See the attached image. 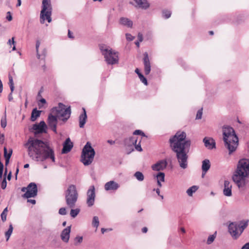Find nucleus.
<instances>
[{
  "label": "nucleus",
  "instance_id": "29",
  "mask_svg": "<svg viewBox=\"0 0 249 249\" xmlns=\"http://www.w3.org/2000/svg\"><path fill=\"white\" fill-rule=\"evenodd\" d=\"M41 111L37 110L36 108L33 109L31 117V120L32 122L35 121L40 116Z\"/></svg>",
  "mask_w": 249,
  "mask_h": 249
},
{
  "label": "nucleus",
  "instance_id": "48",
  "mask_svg": "<svg viewBox=\"0 0 249 249\" xmlns=\"http://www.w3.org/2000/svg\"><path fill=\"white\" fill-rule=\"evenodd\" d=\"M7 186V182L6 180V178H4L3 179L1 184V187L2 189H5Z\"/></svg>",
  "mask_w": 249,
  "mask_h": 249
},
{
  "label": "nucleus",
  "instance_id": "42",
  "mask_svg": "<svg viewBox=\"0 0 249 249\" xmlns=\"http://www.w3.org/2000/svg\"><path fill=\"white\" fill-rule=\"evenodd\" d=\"M40 45V43L39 41L37 40L36 42V55H37V57L38 59H40L41 58V55L38 53V50H39V47Z\"/></svg>",
  "mask_w": 249,
  "mask_h": 249
},
{
  "label": "nucleus",
  "instance_id": "25",
  "mask_svg": "<svg viewBox=\"0 0 249 249\" xmlns=\"http://www.w3.org/2000/svg\"><path fill=\"white\" fill-rule=\"evenodd\" d=\"M119 23L121 25L128 28H131L133 26V21L127 18H121L119 20Z\"/></svg>",
  "mask_w": 249,
  "mask_h": 249
},
{
  "label": "nucleus",
  "instance_id": "56",
  "mask_svg": "<svg viewBox=\"0 0 249 249\" xmlns=\"http://www.w3.org/2000/svg\"><path fill=\"white\" fill-rule=\"evenodd\" d=\"M138 38L139 41L142 42L143 40L142 35L141 33H139L138 35Z\"/></svg>",
  "mask_w": 249,
  "mask_h": 249
},
{
  "label": "nucleus",
  "instance_id": "36",
  "mask_svg": "<svg viewBox=\"0 0 249 249\" xmlns=\"http://www.w3.org/2000/svg\"><path fill=\"white\" fill-rule=\"evenodd\" d=\"M216 232H215L213 234L210 235L207 240V244L208 245L211 244L214 240L216 238Z\"/></svg>",
  "mask_w": 249,
  "mask_h": 249
},
{
  "label": "nucleus",
  "instance_id": "51",
  "mask_svg": "<svg viewBox=\"0 0 249 249\" xmlns=\"http://www.w3.org/2000/svg\"><path fill=\"white\" fill-rule=\"evenodd\" d=\"M133 134L136 135H142V136H145L144 135V133L141 130H135L134 132H133Z\"/></svg>",
  "mask_w": 249,
  "mask_h": 249
},
{
  "label": "nucleus",
  "instance_id": "5",
  "mask_svg": "<svg viewBox=\"0 0 249 249\" xmlns=\"http://www.w3.org/2000/svg\"><path fill=\"white\" fill-rule=\"evenodd\" d=\"M186 134L184 131H178L176 134L169 139L171 147L174 146L190 147V140H185Z\"/></svg>",
  "mask_w": 249,
  "mask_h": 249
},
{
  "label": "nucleus",
  "instance_id": "46",
  "mask_svg": "<svg viewBox=\"0 0 249 249\" xmlns=\"http://www.w3.org/2000/svg\"><path fill=\"white\" fill-rule=\"evenodd\" d=\"M59 213L61 215H66L67 213L66 209L64 207L61 208L59 210Z\"/></svg>",
  "mask_w": 249,
  "mask_h": 249
},
{
  "label": "nucleus",
  "instance_id": "39",
  "mask_svg": "<svg viewBox=\"0 0 249 249\" xmlns=\"http://www.w3.org/2000/svg\"><path fill=\"white\" fill-rule=\"evenodd\" d=\"M8 212V208L6 207L0 214L1 220L4 222L6 220L7 213Z\"/></svg>",
  "mask_w": 249,
  "mask_h": 249
},
{
  "label": "nucleus",
  "instance_id": "31",
  "mask_svg": "<svg viewBox=\"0 0 249 249\" xmlns=\"http://www.w3.org/2000/svg\"><path fill=\"white\" fill-rule=\"evenodd\" d=\"M198 189V187L196 185L192 186V187L188 188L186 191L187 195L192 196L194 193H195Z\"/></svg>",
  "mask_w": 249,
  "mask_h": 249
},
{
  "label": "nucleus",
  "instance_id": "8",
  "mask_svg": "<svg viewBox=\"0 0 249 249\" xmlns=\"http://www.w3.org/2000/svg\"><path fill=\"white\" fill-rule=\"evenodd\" d=\"M65 195L66 203L68 207H74L78 197L76 186L74 185H70L65 191Z\"/></svg>",
  "mask_w": 249,
  "mask_h": 249
},
{
  "label": "nucleus",
  "instance_id": "32",
  "mask_svg": "<svg viewBox=\"0 0 249 249\" xmlns=\"http://www.w3.org/2000/svg\"><path fill=\"white\" fill-rule=\"evenodd\" d=\"M13 231V227L12 224H10L8 230L5 232V236L6 241H8Z\"/></svg>",
  "mask_w": 249,
  "mask_h": 249
},
{
  "label": "nucleus",
  "instance_id": "54",
  "mask_svg": "<svg viewBox=\"0 0 249 249\" xmlns=\"http://www.w3.org/2000/svg\"><path fill=\"white\" fill-rule=\"evenodd\" d=\"M7 16L6 17V19L8 20V21H11L12 19V17L11 15V13L10 12H8L7 13Z\"/></svg>",
  "mask_w": 249,
  "mask_h": 249
},
{
  "label": "nucleus",
  "instance_id": "38",
  "mask_svg": "<svg viewBox=\"0 0 249 249\" xmlns=\"http://www.w3.org/2000/svg\"><path fill=\"white\" fill-rule=\"evenodd\" d=\"M8 79H9V87L10 88V90L12 91V92H13L14 90V84L13 77L11 75H9L8 76Z\"/></svg>",
  "mask_w": 249,
  "mask_h": 249
},
{
  "label": "nucleus",
  "instance_id": "22",
  "mask_svg": "<svg viewBox=\"0 0 249 249\" xmlns=\"http://www.w3.org/2000/svg\"><path fill=\"white\" fill-rule=\"evenodd\" d=\"M73 147V144L69 138H67L63 144L62 153L66 154L69 152Z\"/></svg>",
  "mask_w": 249,
  "mask_h": 249
},
{
  "label": "nucleus",
  "instance_id": "33",
  "mask_svg": "<svg viewBox=\"0 0 249 249\" xmlns=\"http://www.w3.org/2000/svg\"><path fill=\"white\" fill-rule=\"evenodd\" d=\"M134 177L139 181H142L144 177L143 174L140 171H137L134 174Z\"/></svg>",
  "mask_w": 249,
  "mask_h": 249
},
{
  "label": "nucleus",
  "instance_id": "55",
  "mask_svg": "<svg viewBox=\"0 0 249 249\" xmlns=\"http://www.w3.org/2000/svg\"><path fill=\"white\" fill-rule=\"evenodd\" d=\"M15 43V42L14 41V37H12L11 39H10L9 40H8V44L9 45H11L12 44H13L14 45Z\"/></svg>",
  "mask_w": 249,
  "mask_h": 249
},
{
  "label": "nucleus",
  "instance_id": "7",
  "mask_svg": "<svg viewBox=\"0 0 249 249\" xmlns=\"http://www.w3.org/2000/svg\"><path fill=\"white\" fill-rule=\"evenodd\" d=\"M95 154V151L90 143L87 142L82 150L81 161L85 166L90 165L93 160Z\"/></svg>",
  "mask_w": 249,
  "mask_h": 249
},
{
  "label": "nucleus",
  "instance_id": "53",
  "mask_svg": "<svg viewBox=\"0 0 249 249\" xmlns=\"http://www.w3.org/2000/svg\"><path fill=\"white\" fill-rule=\"evenodd\" d=\"M4 141V135L3 134L0 133V143H3Z\"/></svg>",
  "mask_w": 249,
  "mask_h": 249
},
{
  "label": "nucleus",
  "instance_id": "52",
  "mask_svg": "<svg viewBox=\"0 0 249 249\" xmlns=\"http://www.w3.org/2000/svg\"><path fill=\"white\" fill-rule=\"evenodd\" d=\"M46 54H47V50L46 49H44L42 52V54H40L41 55V58L39 59H44L46 55Z\"/></svg>",
  "mask_w": 249,
  "mask_h": 249
},
{
  "label": "nucleus",
  "instance_id": "13",
  "mask_svg": "<svg viewBox=\"0 0 249 249\" xmlns=\"http://www.w3.org/2000/svg\"><path fill=\"white\" fill-rule=\"evenodd\" d=\"M228 231L232 238L234 240L237 239L241 235V233H239L238 229V224L236 222H231L229 224Z\"/></svg>",
  "mask_w": 249,
  "mask_h": 249
},
{
  "label": "nucleus",
  "instance_id": "10",
  "mask_svg": "<svg viewBox=\"0 0 249 249\" xmlns=\"http://www.w3.org/2000/svg\"><path fill=\"white\" fill-rule=\"evenodd\" d=\"M53 111L55 112L56 116L63 122H66L70 117L71 109L70 107H66L62 103H59L58 107H53Z\"/></svg>",
  "mask_w": 249,
  "mask_h": 249
},
{
  "label": "nucleus",
  "instance_id": "45",
  "mask_svg": "<svg viewBox=\"0 0 249 249\" xmlns=\"http://www.w3.org/2000/svg\"><path fill=\"white\" fill-rule=\"evenodd\" d=\"M202 115V108L199 109L196 113V119H200Z\"/></svg>",
  "mask_w": 249,
  "mask_h": 249
},
{
  "label": "nucleus",
  "instance_id": "12",
  "mask_svg": "<svg viewBox=\"0 0 249 249\" xmlns=\"http://www.w3.org/2000/svg\"><path fill=\"white\" fill-rule=\"evenodd\" d=\"M37 194V188L36 184L34 182H31L28 185V190L22 195V197L26 198L34 197Z\"/></svg>",
  "mask_w": 249,
  "mask_h": 249
},
{
  "label": "nucleus",
  "instance_id": "60",
  "mask_svg": "<svg viewBox=\"0 0 249 249\" xmlns=\"http://www.w3.org/2000/svg\"><path fill=\"white\" fill-rule=\"evenodd\" d=\"M107 143L111 145H113L115 143V142L114 141L111 140H108L107 141Z\"/></svg>",
  "mask_w": 249,
  "mask_h": 249
},
{
  "label": "nucleus",
  "instance_id": "15",
  "mask_svg": "<svg viewBox=\"0 0 249 249\" xmlns=\"http://www.w3.org/2000/svg\"><path fill=\"white\" fill-rule=\"evenodd\" d=\"M57 117L50 114L48 118V124L51 129L55 133H57L56 126L57 124Z\"/></svg>",
  "mask_w": 249,
  "mask_h": 249
},
{
  "label": "nucleus",
  "instance_id": "27",
  "mask_svg": "<svg viewBox=\"0 0 249 249\" xmlns=\"http://www.w3.org/2000/svg\"><path fill=\"white\" fill-rule=\"evenodd\" d=\"M12 149L10 148L9 149V151L8 152L7 148L6 147H4V157L5 159V165H7L9 162V160L11 157L12 154Z\"/></svg>",
  "mask_w": 249,
  "mask_h": 249
},
{
  "label": "nucleus",
  "instance_id": "28",
  "mask_svg": "<svg viewBox=\"0 0 249 249\" xmlns=\"http://www.w3.org/2000/svg\"><path fill=\"white\" fill-rule=\"evenodd\" d=\"M211 167L210 161L208 159L203 160L202 162V171L208 172Z\"/></svg>",
  "mask_w": 249,
  "mask_h": 249
},
{
  "label": "nucleus",
  "instance_id": "21",
  "mask_svg": "<svg viewBox=\"0 0 249 249\" xmlns=\"http://www.w3.org/2000/svg\"><path fill=\"white\" fill-rule=\"evenodd\" d=\"M203 142L205 146L209 149L215 148V142L212 138L206 137L203 139Z\"/></svg>",
  "mask_w": 249,
  "mask_h": 249
},
{
  "label": "nucleus",
  "instance_id": "47",
  "mask_svg": "<svg viewBox=\"0 0 249 249\" xmlns=\"http://www.w3.org/2000/svg\"><path fill=\"white\" fill-rule=\"evenodd\" d=\"M134 146H135L136 150H137L138 151H142V150L140 145V141L139 142L138 144L136 143V144H134Z\"/></svg>",
  "mask_w": 249,
  "mask_h": 249
},
{
  "label": "nucleus",
  "instance_id": "30",
  "mask_svg": "<svg viewBox=\"0 0 249 249\" xmlns=\"http://www.w3.org/2000/svg\"><path fill=\"white\" fill-rule=\"evenodd\" d=\"M248 220L246 221H241L239 225H238V229L239 231V233H241V234L243 232L244 230L247 228L248 225Z\"/></svg>",
  "mask_w": 249,
  "mask_h": 249
},
{
  "label": "nucleus",
  "instance_id": "43",
  "mask_svg": "<svg viewBox=\"0 0 249 249\" xmlns=\"http://www.w3.org/2000/svg\"><path fill=\"white\" fill-rule=\"evenodd\" d=\"M139 77L142 83L145 85H147V79L142 73H139Z\"/></svg>",
  "mask_w": 249,
  "mask_h": 249
},
{
  "label": "nucleus",
  "instance_id": "24",
  "mask_svg": "<svg viewBox=\"0 0 249 249\" xmlns=\"http://www.w3.org/2000/svg\"><path fill=\"white\" fill-rule=\"evenodd\" d=\"M83 112L80 115L79 120V127L80 128H83L85 124H86V120L87 119V116L86 110L84 108H82Z\"/></svg>",
  "mask_w": 249,
  "mask_h": 249
},
{
  "label": "nucleus",
  "instance_id": "58",
  "mask_svg": "<svg viewBox=\"0 0 249 249\" xmlns=\"http://www.w3.org/2000/svg\"><path fill=\"white\" fill-rule=\"evenodd\" d=\"M101 232L103 234H104L106 231H111V229H105V228H102L101 230Z\"/></svg>",
  "mask_w": 249,
  "mask_h": 249
},
{
  "label": "nucleus",
  "instance_id": "61",
  "mask_svg": "<svg viewBox=\"0 0 249 249\" xmlns=\"http://www.w3.org/2000/svg\"><path fill=\"white\" fill-rule=\"evenodd\" d=\"M72 33L70 30H69L68 36L69 38H73V36H72Z\"/></svg>",
  "mask_w": 249,
  "mask_h": 249
},
{
  "label": "nucleus",
  "instance_id": "34",
  "mask_svg": "<svg viewBox=\"0 0 249 249\" xmlns=\"http://www.w3.org/2000/svg\"><path fill=\"white\" fill-rule=\"evenodd\" d=\"M92 225L93 227L96 228V229L98 228L99 225V220L98 216H93L92 221Z\"/></svg>",
  "mask_w": 249,
  "mask_h": 249
},
{
  "label": "nucleus",
  "instance_id": "50",
  "mask_svg": "<svg viewBox=\"0 0 249 249\" xmlns=\"http://www.w3.org/2000/svg\"><path fill=\"white\" fill-rule=\"evenodd\" d=\"M40 103H41L42 104H45L46 103V100L44 98H41L39 100V103H38V106L39 108H40L42 107V106H41L40 105Z\"/></svg>",
  "mask_w": 249,
  "mask_h": 249
},
{
  "label": "nucleus",
  "instance_id": "3",
  "mask_svg": "<svg viewBox=\"0 0 249 249\" xmlns=\"http://www.w3.org/2000/svg\"><path fill=\"white\" fill-rule=\"evenodd\" d=\"M223 141L225 147L229 150L231 155L234 152L238 145V138L235 134L234 129L228 125L223 126Z\"/></svg>",
  "mask_w": 249,
  "mask_h": 249
},
{
  "label": "nucleus",
  "instance_id": "11",
  "mask_svg": "<svg viewBox=\"0 0 249 249\" xmlns=\"http://www.w3.org/2000/svg\"><path fill=\"white\" fill-rule=\"evenodd\" d=\"M96 197L95 188L94 185L89 186L87 192L86 203L88 207H92L95 202Z\"/></svg>",
  "mask_w": 249,
  "mask_h": 249
},
{
  "label": "nucleus",
  "instance_id": "62",
  "mask_svg": "<svg viewBox=\"0 0 249 249\" xmlns=\"http://www.w3.org/2000/svg\"><path fill=\"white\" fill-rule=\"evenodd\" d=\"M27 201L33 204H35L36 202L35 199H28Z\"/></svg>",
  "mask_w": 249,
  "mask_h": 249
},
{
  "label": "nucleus",
  "instance_id": "14",
  "mask_svg": "<svg viewBox=\"0 0 249 249\" xmlns=\"http://www.w3.org/2000/svg\"><path fill=\"white\" fill-rule=\"evenodd\" d=\"M46 128L47 125L43 121L38 124H34L32 127V129L35 131V134L45 133Z\"/></svg>",
  "mask_w": 249,
  "mask_h": 249
},
{
  "label": "nucleus",
  "instance_id": "17",
  "mask_svg": "<svg viewBox=\"0 0 249 249\" xmlns=\"http://www.w3.org/2000/svg\"><path fill=\"white\" fill-rule=\"evenodd\" d=\"M143 55L144 57L143 60L144 64V73L145 74L148 75L150 73L151 71V64L147 53H144Z\"/></svg>",
  "mask_w": 249,
  "mask_h": 249
},
{
  "label": "nucleus",
  "instance_id": "35",
  "mask_svg": "<svg viewBox=\"0 0 249 249\" xmlns=\"http://www.w3.org/2000/svg\"><path fill=\"white\" fill-rule=\"evenodd\" d=\"M80 211V210L79 208L71 209L70 212V215L72 217L74 218L79 214Z\"/></svg>",
  "mask_w": 249,
  "mask_h": 249
},
{
  "label": "nucleus",
  "instance_id": "59",
  "mask_svg": "<svg viewBox=\"0 0 249 249\" xmlns=\"http://www.w3.org/2000/svg\"><path fill=\"white\" fill-rule=\"evenodd\" d=\"M12 91H11V92L9 93V94L8 95V100L9 101H12L13 100V96H12Z\"/></svg>",
  "mask_w": 249,
  "mask_h": 249
},
{
  "label": "nucleus",
  "instance_id": "44",
  "mask_svg": "<svg viewBox=\"0 0 249 249\" xmlns=\"http://www.w3.org/2000/svg\"><path fill=\"white\" fill-rule=\"evenodd\" d=\"M74 241L75 242V245H77V244H80L83 241V237L82 236H76L74 239Z\"/></svg>",
  "mask_w": 249,
  "mask_h": 249
},
{
  "label": "nucleus",
  "instance_id": "23",
  "mask_svg": "<svg viewBox=\"0 0 249 249\" xmlns=\"http://www.w3.org/2000/svg\"><path fill=\"white\" fill-rule=\"evenodd\" d=\"M71 228V226H68L64 229L61 232V238L64 242L67 243L69 240Z\"/></svg>",
  "mask_w": 249,
  "mask_h": 249
},
{
  "label": "nucleus",
  "instance_id": "19",
  "mask_svg": "<svg viewBox=\"0 0 249 249\" xmlns=\"http://www.w3.org/2000/svg\"><path fill=\"white\" fill-rule=\"evenodd\" d=\"M137 137L136 136L130 137L126 138L124 140V144L125 147H130L132 150H133L132 147L134 146L136 143H137Z\"/></svg>",
  "mask_w": 249,
  "mask_h": 249
},
{
  "label": "nucleus",
  "instance_id": "16",
  "mask_svg": "<svg viewBox=\"0 0 249 249\" xmlns=\"http://www.w3.org/2000/svg\"><path fill=\"white\" fill-rule=\"evenodd\" d=\"M120 187V184L113 180L107 182L104 185L105 189L107 191L115 192Z\"/></svg>",
  "mask_w": 249,
  "mask_h": 249
},
{
  "label": "nucleus",
  "instance_id": "49",
  "mask_svg": "<svg viewBox=\"0 0 249 249\" xmlns=\"http://www.w3.org/2000/svg\"><path fill=\"white\" fill-rule=\"evenodd\" d=\"M125 36L126 39L128 41H132L134 39V37L130 34H126Z\"/></svg>",
  "mask_w": 249,
  "mask_h": 249
},
{
  "label": "nucleus",
  "instance_id": "57",
  "mask_svg": "<svg viewBox=\"0 0 249 249\" xmlns=\"http://www.w3.org/2000/svg\"><path fill=\"white\" fill-rule=\"evenodd\" d=\"M241 249H249V242L246 243L241 248Z\"/></svg>",
  "mask_w": 249,
  "mask_h": 249
},
{
  "label": "nucleus",
  "instance_id": "64",
  "mask_svg": "<svg viewBox=\"0 0 249 249\" xmlns=\"http://www.w3.org/2000/svg\"><path fill=\"white\" fill-rule=\"evenodd\" d=\"M28 190V186L27 187H22L21 189V191L23 192H26Z\"/></svg>",
  "mask_w": 249,
  "mask_h": 249
},
{
  "label": "nucleus",
  "instance_id": "20",
  "mask_svg": "<svg viewBox=\"0 0 249 249\" xmlns=\"http://www.w3.org/2000/svg\"><path fill=\"white\" fill-rule=\"evenodd\" d=\"M223 189V194L226 196H231L232 195V185L231 182L227 180L224 181Z\"/></svg>",
  "mask_w": 249,
  "mask_h": 249
},
{
  "label": "nucleus",
  "instance_id": "9",
  "mask_svg": "<svg viewBox=\"0 0 249 249\" xmlns=\"http://www.w3.org/2000/svg\"><path fill=\"white\" fill-rule=\"evenodd\" d=\"M41 10L40 15V22L41 24L47 20L49 23L52 21V7L50 0H42Z\"/></svg>",
  "mask_w": 249,
  "mask_h": 249
},
{
  "label": "nucleus",
  "instance_id": "6",
  "mask_svg": "<svg viewBox=\"0 0 249 249\" xmlns=\"http://www.w3.org/2000/svg\"><path fill=\"white\" fill-rule=\"evenodd\" d=\"M173 151L176 154V157L180 167L182 169H186L188 166L187 153L190 147H171Z\"/></svg>",
  "mask_w": 249,
  "mask_h": 249
},
{
  "label": "nucleus",
  "instance_id": "18",
  "mask_svg": "<svg viewBox=\"0 0 249 249\" xmlns=\"http://www.w3.org/2000/svg\"><path fill=\"white\" fill-rule=\"evenodd\" d=\"M167 165V162L165 160H160L152 165L153 170L159 171L164 170Z\"/></svg>",
  "mask_w": 249,
  "mask_h": 249
},
{
  "label": "nucleus",
  "instance_id": "4",
  "mask_svg": "<svg viewBox=\"0 0 249 249\" xmlns=\"http://www.w3.org/2000/svg\"><path fill=\"white\" fill-rule=\"evenodd\" d=\"M99 48L105 61L108 65H113L118 64L119 58L118 52L104 44L100 45Z\"/></svg>",
  "mask_w": 249,
  "mask_h": 249
},
{
  "label": "nucleus",
  "instance_id": "1",
  "mask_svg": "<svg viewBox=\"0 0 249 249\" xmlns=\"http://www.w3.org/2000/svg\"><path fill=\"white\" fill-rule=\"evenodd\" d=\"M25 146L27 148L29 156L33 160L40 162L55 161L53 149L41 140L30 138Z\"/></svg>",
  "mask_w": 249,
  "mask_h": 249
},
{
  "label": "nucleus",
  "instance_id": "40",
  "mask_svg": "<svg viewBox=\"0 0 249 249\" xmlns=\"http://www.w3.org/2000/svg\"><path fill=\"white\" fill-rule=\"evenodd\" d=\"M165 175L162 172H159L157 175V181H164Z\"/></svg>",
  "mask_w": 249,
  "mask_h": 249
},
{
  "label": "nucleus",
  "instance_id": "2",
  "mask_svg": "<svg viewBox=\"0 0 249 249\" xmlns=\"http://www.w3.org/2000/svg\"><path fill=\"white\" fill-rule=\"evenodd\" d=\"M249 176V160L242 159L239 160L232 178L239 188H243Z\"/></svg>",
  "mask_w": 249,
  "mask_h": 249
},
{
  "label": "nucleus",
  "instance_id": "26",
  "mask_svg": "<svg viewBox=\"0 0 249 249\" xmlns=\"http://www.w3.org/2000/svg\"><path fill=\"white\" fill-rule=\"evenodd\" d=\"M139 8L147 9L150 5L147 0H134Z\"/></svg>",
  "mask_w": 249,
  "mask_h": 249
},
{
  "label": "nucleus",
  "instance_id": "41",
  "mask_svg": "<svg viewBox=\"0 0 249 249\" xmlns=\"http://www.w3.org/2000/svg\"><path fill=\"white\" fill-rule=\"evenodd\" d=\"M171 15V12L168 10H163L162 11V16L165 18H168Z\"/></svg>",
  "mask_w": 249,
  "mask_h": 249
},
{
  "label": "nucleus",
  "instance_id": "63",
  "mask_svg": "<svg viewBox=\"0 0 249 249\" xmlns=\"http://www.w3.org/2000/svg\"><path fill=\"white\" fill-rule=\"evenodd\" d=\"M148 231V229L146 227H143L142 230V231L143 233H146Z\"/></svg>",
  "mask_w": 249,
  "mask_h": 249
},
{
  "label": "nucleus",
  "instance_id": "37",
  "mask_svg": "<svg viewBox=\"0 0 249 249\" xmlns=\"http://www.w3.org/2000/svg\"><path fill=\"white\" fill-rule=\"evenodd\" d=\"M0 125L1 127L3 128H4L7 125L6 112H5L4 115L1 117L0 121Z\"/></svg>",
  "mask_w": 249,
  "mask_h": 249
}]
</instances>
